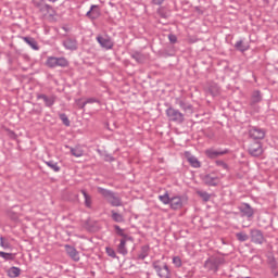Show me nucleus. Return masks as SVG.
Returning <instances> with one entry per match:
<instances>
[{
  "label": "nucleus",
  "mask_w": 278,
  "mask_h": 278,
  "mask_svg": "<svg viewBox=\"0 0 278 278\" xmlns=\"http://www.w3.org/2000/svg\"><path fill=\"white\" fill-rule=\"evenodd\" d=\"M98 192L99 194L104 197V199H106L108 203H110L112 207H121L123 205V200L121 199L118 193L112 190L105 189L103 187H98Z\"/></svg>",
  "instance_id": "1"
},
{
  "label": "nucleus",
  "mask_w": 278,
  "mask_h": 278,
  "mask_svg": "<svg viewBox=\"0 0 278 278\" xmlns=\"http://www.w3.org/2000/svg\"><path fill=\"white\" fill-rule=\"evenodd\" d=\"M33 5L38 10L41 16H55V10L45 0H34Z\"/></svg>",
  "instance_id": "2"
},
{
  "label": "nucleus",
  "mask_w": 278,
  "mask_h": 278,
  "mask_svg": "<svg viewBox=\"0 0 278 278\" xmlns=\"http://www.w3.org/2000/svg\"><path fill=\"white\" fill-rule=\"evenodd\" d=\"M166 116L170 123H176L177 125H181L186 121V117L181 111L169 106L166 111Z\"/></svg>",
  "instance_id": "3"
},
{
  "label": "nucleus",
  "mask_w": 278,
  "mask_h": 278,
  "mask_svg": "<svg viewBox=\"0 0 278 278\" xmlns=\"http://www.w3.org/2000/svg\"><path fill=\"white\" fill-rule=\"evenodd\" d=\"M152 267L154 268L157 277L160 278H173V274L170 273V268H168L167 264H164L163 267L160 265V261H154L152 263Z\"/></svg>",
  "instance_id": "4"
},
{
  "label": "nucleus",
  "mask_w": 278,
  "mask_h": 278,
  "mask_svg": "<svg viewBox=\"0 0 278 278\" xmlns=\"http://www.w3.org/2000/svg\"><path fill=\"white\" fill-rule=\"evenodd\" d=\"M250 240L253 244H264L266 242V237L261 229L251 228L250 229Z\"/></svg>",
  "instance_id": "5"
},
{
  "label": "nucleus",
  "mask_w": 278,
  "mask_h": 278,
  "mask_svg": "<svg viewBox=\"0 0 278 278\" xmlns=\"http://www.w3.org/2000/svg\"><path fill=\"white\" fill-rule=\"evenodd\" d=\"M97 42L100 45L102 49H105L106 51H110L111 49H114V41L112 40V37L108 35H98L96 37Z\"/></svg>",
  "instance_id": "6"
},
{
  "label": "nucleus",
  "mask_w": 278,
  "mask_h": 278,
  "mask_svg": "<svg viewBox=\"0 0 278 278\" xmlns=\"http://www.w3.org/2000/svg\"><path fill=\"white\" fill-rule=\"evenodd\" d=\"M220 264H223L220 257L212 256L205 261L204 268H206V270H212L213 273H218Z\"/></svg>",
  "instance_id": "7"
},
{
  "label": "nucleus",
  "mask_w": 278,
  "mask_h": 278,
  "mask_svg": "<svg viewBox=\"0 0 278 278\" xmlns=\"http://www.w3.org/2000/svg\"><path fill=\"white\" fill-rule=\"evenodd\" d=\"M127 242H134V237H128L127 239H119V244L116 247V251L123 257L127 256L129 250L127 249Z\"/></svg>",
  "instance_id": "8"
},
{
  "label": "nucleus",
  "mask_w": 278,
  "mask_h": 278,
  "mask_svg": "<svg viewBox=\"0 0 278 278\" xmlns=\"http://www.w3.org/2000/svg\"><path fill=\"white\" fill-rule=\"evenodd\" d=\"M37 99L43 100L46 108H53L55 105V101H58V97L55 94L47 96L45 93H37Z\"/></svg>",
  "instance_id": "9"
},
{
  "label": "nucleus",
  "mask_w": 278,
  "mask_h": 278,
  "mask_svg": "<svg viewBox=\"0 0 278 278\" xmlns=\"http://www.w3.org/2000/svg\"><path fill=\"white\" fill-rule=\"evenodd\" d=\"M250 138H253V140H264L266 137V131L264 129L258 127H252L249 130Z\"/></svg>",
  "instance_id": "10"
},
{
  "label": "nucleus",
  "mask_w": 278,
  "mask_h": 278,
  "mask_svg": "<svg viewBox=\"0 0 278 278\" xmlns=\"http://www.w3.org/2000/svg\"><path fill=\"white\" fill-rule=\"evenodd\" d=\"M248 151L250 155H253V157H260V155L264 153V149L262 148V143L260 142L251 143Z\"/></svg>",
  "instance_id": "11"
},
{
  "label": "nucleus",
  "mask_w": 278,
  "mask_h": 278,
  "mask_svg": "<svg viewBox=\"0 0 278 278\" xmlns=\"http://www.w3.org/2000/svg\"><path fill=\"white\" fill-rule=\"evenodd\" d=\"M202 181L205 186H218L220 178L215 174H206L202 176Z\"/></svg>",
  "instance_id": "12"
},
{
  "label": "nucleus",
  "mask_w": 278,
  "mask_h": 278,
  "mask_svg": "<svg viewBox=\"0 0 278 278\" xmlns=\"http://www.w3.org/2000/svg\"><path fill=\"white\" fill-rule=\"evenodd\" d=\"M87 18L90 21H97L101 16V9L97 4H92L90 10L86 13Z\"/></svg>",
  "instance_id": "13"
},
{
  "label": "nucleus",
  "mask_w": 278,
  "mask_h": 278,
  "mask_svg": "<svg viewBox=\"0 0 278 278\" xmlns=\"http://www.w3.org/2000/svg\"><path fill=\"white\" fill-rule=\"evenodd\" d=\"M227 153H229L228 149H225V150L208 149L205 151V155L210 157V160H216V157H220V155H227Z\"/></svg>",
  "instance_id": "14"
},
{
  "label": "nucleus",
  "mask_w": 278,
  "mask_h": 278,
  "mask_svg": "<svg viewBox=\"0 0 278 278\" xmlns=\"http://www.w3.org/2000/svg\"><path fill=\"white\" fill-rule=\"evenodd\" d=\"M62 45L67 51H77L78 49L77 39L75 38H66L63 40Z\"/></svg>",
  "instance_id": "15"
},
{
  "label": "nucleus",
  "mask_w": 278,
  "mask_h": 278,
  "mask_svg": "<svg viewBox=\"0 0 278 278\" xmlns=\"http://www.w3.org/2000/svg\"><path fill=\"white\" fill-rule=\"evenodd\" d=\"M239 212L242 216H247V218H252L254 212L249 203H243L239 206Z\"/></svg>",
  "instance_id": "16"
},
{
  "label": "nucleus",
  "mask_w": 278,
  "mask_h": 278,
  "mask_svg": "<svg viewBox=\"0 0 278 278\" xmlns=\"http://www.w3.org/2000/svg\"><path fill=\"white\" fill-rule=\"evenodd\" d=\"M65 251L71 260H73L74 262H79V252L77 251V249H75V247L66 244Z\"/></svg>",
  "instance_id": "17"
},
{
  "label": "nucleus",
  "mask_w": 278,
  "mask_h": 278,
  "mask_svg": "<svg viewBox=\"0 0 278 278\" xmlns=\"http://www.w3.org/2000/svg\"><path fill=\"white\" fill-rule=\"evenodd\" d=\"M169 205L172 210H181L184 207V201L181 197H173L170 198Z\"/></svg>",
  "instance_id": "18"
},
{
  "label": "nucleus",
  "mask_w": 278,
  "mask_h": 278,
  "mask_svg": "<svg viewBox=\"0 0 278 278\" xmlns=\"http://www.w3.org/2000/svg\"><path fill=\"white\" fill-rule=\"evenodd\" d=\"M262 101V91L254 90L250 98V105H255L256 103H261Z\"/></svg>",
  "instance_id": "19"
},
{
  "label": "nucleus",
  "mask_w": 278,
  "mask_h": 278,
  "mask_svg": "<svg viewBox=\"0 0 278 278\" xmlns=\"http://www.w3.org/2000/svg\"><path fill=\"white\" fill-rule=\"evenodd\" d=\"M22 40L26 42L27 46L34 49V51H38L40 47H38V41L34 39V37H22Z\"/></svg>",
  "instance_id": "20"
},
{
  "label": "nucleus",
  "mask_w": 278,
  "mask_h": 278,
  "mask_svg": "<svg viewBox=\"0 0 278 278\" xmlns=\"http://www.w3.org/2000/svg\"><path fill=\"white\" fill-rule=\"evenodd\" d=\"M235 49L237 51H240L241 53H244V51H249V49H251V46H249V43H245L244 40H238L235 43Z\"/></svg>",
  "instance_id": "21"
},
{
  "label": "nucleus",
  "mask_w": 278,
  "mask_h": 278,
  "mask_svg": "<svg viewBox=\"0 0 278 278\" xmlns=\"http://www.w3.org/2000/svg\"><path fill=\"white\" fill-rule=\"evenodd\" d=\"M80 192L85 199V207L92 210V195L88 194L86 189H81Z\"/></svg>",
  "instance_id": "22"
},
{
  "label": "nucleus",
  "mask_w": 278,
  "mask_h": 278,
  "mask_svg": "<svg viewBox=\"0 0 278 278\" xmlns=\"http://www.w3.org/2000/svg\"><path fill=\"white\" fill-rule=\"evenodd\" d=\"M176 103L184 112H192V104L179 99L176 100Z\"/></svg>",
  "instance_id": "23"
},
{
  "label": "nucleus",
  "mask_w": 278,
  "mask_h": 278,
  "mask_svg": "<svg viewBox=\"0 0 278 278\" xmlns=\"http://www.w3.org/2000/svg\"><path fill=\"white\" fill-rule=\"evenodd\" d=\"M235 238L236 240H238V242H248L250 235L247 233V231L241 230L235 233Z\"/></svg>",
  "instance_id": "24"
},
{
  "label": "nucleus",
  "mask_w": 278,
  "mask_h": 278,
  "mask_svg": "<svg viewBox=\"0 0 278 278\" xmlns=\"http://www.w3.org/2000/svg\"><path fill=\"white\" fill-rule=\"evenodd\" d=\"M150 251L151 248L149 245H142L138 254V260H147V257H149Z\"/></svg>",
  "instance_id": "25"
},
{
  "label": "nucleus",
  "mask_w": 278,
  "mask_h": 278,
  "mask_svg": "<svg viewBox=\"0 0 278 278\" xmlns=\"http://www.w3.org/2000/svg\"><path fill=\"white\" fill-rule=\"evenodd\" d=\"M130 58H132V60H136L138 64H142L144 62V54L139 51L131 52Z\"/></svg>",
  "instance_id": "26"
},
{
  "label": "nucleus",
  "mask_w": 278,
  "mask_h": 278,
  "mask_svg": "<svg viewBox=\"0 0 278 278\" xmlns=\"http://www.w3.org/2000/svg\"><path fill=\"white\" fill-rule=\"evenodd\" d=\"M45 164L48 165L54 173H60V170L62 169L55 161H45Z\"/></svg>",
  "instance_id": "27"
},
{
  "label": "nucleus",
  "mask_w": 278,
  "mask_h": 278,
  "mask_svg": "<svg viewBox=\"0 0 278 278\" xmlns=\"http://www.w3.org/2000/svg\"><path fill=\"white\" fill-rule=\"evenodd\" d=\"M46 65L48 68H56L58 66V58L55 56H49L46 61Z\"/></svg>",
  "instance_id": "28"
},
{
  "label": "nucleus",
  "mask_w": 278,
  "mask_h": 278,
  "mask_svg": "<svg viewBox=\"0 0 278 278\" xmlns=\"http://www.w3.org/2000/svg\"><path fill=\"white\" fill-rule=\"evenodd\" d=\"M8 275L11 278L21 277V268L13 266V267L9 268Z\"/></svg>",
  "instance_id": "29"
},
{
  "label": "nucleus",
  "mask_w": 278,
  "mask_h": 278,
  "mask_svg": "<svg viewBox=\"0 0 278 278\" xmlns=\"http://www.w3.org/2000/svg\"><path fill=\"white\" fill-rule=\"evenodd\" d=\"M114 229L116 231V235L119 236L122 239L131 238V236L125 233V230L121 228V226L114 225Z\"/></svg>",
  "instance_id": "30"
},
{
  "label": "nucleus",
  "mask_w": 278,
  "mask_h": 278,
  "mask_svg": "<svg viewBox=\"0 0 278 278\" xmlns=\"http://www.w3.org/2000/svg\"><path fill=\"white\" fill-rule=\"evenodd\" d=\"M188 162L193 168H201V162L195 156H188Z\"/></svg>",
  "instance_id": "31"
},
{
  "label": "nucleus",
  "mask_w": 278,
  "mask_h": 278,
  "mask_svg": "<svg viewBox=\"0 0 278 278\" xmlns=\"http://www.w3.org/2000/svg\"><path fill=\"white\" fill-rule=\"evenodd\" d=\"M71 154L74 157H83L84 155V151L81 150V148L76 147V148H70Z\"/></svg>",
  "instance_id": "32"
},
{
  "label": "nucleus",
  "mask_w": 278,
  "mask_h": 278,
  "mask_svg": "<svg viewBox=\"0 0 278 278\" xmlns=\"http://www.w3.org/2000/svg\"><path fill=\"white\" fill-rule=\"evenodd\" d=\"M197 194H198V197H201V199H202V201H204V203H207V201H210V199H212V195L210 193H207V191L198 190Z\"/></svg>",
  "instance_id": "33"
},
{
  "label": "nucleus",
  "mask_w": 278,
  "mask_h": 278,
  "mask_svg": "<svg viewBox=\"0 0 278 278\" xmlns=\"http://www.w3.org/2000/svg\"><path fill=\"white\" fill-rule=\"evenodd\" d=\"M111 214H112V219L115 223H125V217H123V215L121 213H116V212L112 211Z\"/></svg>",
  "instance_id": "34"
},
{
  "label": "nucleus",
  "mask_w": 278,
  "mask_h": 278,
  "mask_svg": "<svg viewBox=\"0 0 278 278\" xmlns=\"http://www.w3.org/2000/svg\"><path fill=\"white\" fill-rule=\"evenodd\" d=\"M56 66H60L61 68H66V66H68V60H66V58L64 56L56 58Z\"/></svg>",
  "instance_id": "35"
},
{
  "label": "nucleus",
  "mask_w": 278,
  "mask_h": 278,
  "mask_svg": "<svg viewBox=\"0 0 278 278\" xmlns=\"http://www.w3.org/2000/svg\"><path fill=\"white\" fill-rule=\"evenodd\" d=\"M170 197L168 195V192H165L163 195H159V200L164 205H170Z\"/></svg>",
  "instance_id": "36"
},
{
  "label": "nucleus",
  "mask_w": 278,
  "mask_h": 278,
  "mask_svg": "<svg viewBox=\"0 0 278 278\" xmlns=\"http://www.w3.org/2000/svg\"><path fill=\"white\" fill-rule=\"evenodd\" d=\"M0 257L4 260L5 262H12L14 261V254L13 253H7L3 251H0Z\"/></svg>",
  "instance_id": "37"
},
{
  "label": "nucleus",
  "mask_w": 278,
  "mask_h": 278,
  "mask_svg": "<svg viewBox=\"0 0 278 278\" xmlns=\"http://www.w3.org/2000/svg\"><path fill=\"white\" fill-rule=\"evenodd\" d=\"M59 117L62 121L63 125H65V127H71V121L68 119V116L65 113H61Z\"/></svg>",
  "instance_id": "38"
},
{
  "label": "nucleus",
  "mask_w": 278,
  "mask_h": 278,
  "mask_svg": "<svg viewBox=\"0 0 278 278\" xmlns=\"http://www.w3.org/2000/svg\"><path fill=\"white\" fill-rule=\"evenodd\" d=\"M106 254L109 255V257H112L113 260H116V251L110 247L105 248Z\"/></svg>",
  "instance_id": "39"
},
{
  "label": "nucleus",
  "mask_w": 278,
  "mask_h": 278,
  "mask_svg": "<svg viewBox=\"0 0 278 278\" xmlns=\"http://www.w3.org/2000/svg\"><path fill=\"white\" fill-rule=\"evenodd\" d=\"M173 264H174V266H175L176 268H181V265H182V263H181V257H179V256H174V257H173Z\"/></svg>",
  "instance_id": "40"
},
{
  "label": "nucleus",
  "mask_w": 278,
  "mask_h": 278,
  "mask_svg": "<svg viewBox=\"0 0 278 278\" xmlns=\"http://www.w3.org/2000/svg\"><path fill=\"white\" fill-rule=\"evenodd\" d=\"M0 247H2V249H10V242L5 241V238L0 237Z\"/></svg>",
  "instance_id": "41"
},
{
  "label": "nucleus",
  "mask_w": 278,
  "mask_h": 278,
  "mask_svg": "<svg viewBox=\"0 0 278 278\" xmlns=\"http://www.w3.org/2000/svg\"><path fill=\"white\" fill-rule=\"evenodd\" d=\"M99 100H97V98H88L81 105V108H86V105H88V103H98Z\"/></svg>",
  "instance_id": "42"
},
{
  "label": "nucleus",
  "mask_w": 278,
  "mask_h": 278,
  "mask_svg": "<svg viewBox=\"0 0 278 278\" xmlns=\"http://www.w3.org/2000/svg\"><path fill=\"white\" fill-rule=\"evenodd\" d=\"M215 164L216 166H222L224 170H227V168H229V165H227V163H225L224 161H216Z\"/></svg>",
  "instance_id": "43"
},
{
  "label": "nucleus",
  "mask_w": 278,
  "mask_h": 278,
  "mask_svg": "<svg viewBox=\"0 0 278 278\" xmlns=\"http://www.w3.org/2000/svg\"><path fill=\"white\" fill-rule=\"evenodd\" d=\"M168 40L172 45H175L177 42V36L176 35H173V34H169L168 35Z\"/></svg>",
  "instance_id": "44"
},
{
  "label": "nucleus",
  "mask_w": 278,
  "mask_h": 278,
  "mask_svg": "<svg viewBox=\"0 0 278 278\" xmlns=\"http://www.w3.org/2000/svg\"><path fill=\"white\" fill-rule=\"evenodd\" d=\"M153 5H162L164 3V0H151Z\"/></svg>",
  "instance_id": "45"
},
{
  "label": "nucleus",
  "mask_w": 278,
  "mask_h": 278,
  "mask_svg": "<svg viewBox=\"0 0 278 278\" xmlns=\"http://www.w3.org/2000/svg\"><path fill=\"white\" fill-rule=\"evenodd\" d=\"M105 162H114V156H112V155H106V156H105Z\"/></svg>",
  "instance_id": "46"
},
{
  "label": "nucleus",
  "mask_w": 278,
  "mask_h": 278,
  "mask_svg": "<svg viewBox=\"0 0 278 278\" xmlns=\"http://www.w3.org/2000/svg\"><path fill=\"white\" fill-rule=\"evenodd\" d=\"M273 273H274L275 277H278V270H275V267H273Z\"/></svg>",
  "instance_id": "47"
},
{
  "label": "nucleus",
  "mask_w": 278,
  "mask_h": 278,
  "mask_svg": "<svg viewBox=\"0 0 278 278\" xmlns=\"http://www.w3.org/2000/svg\"><path fill=\"white\" fill-rule=\"evenodd\" d=\"M213 94H217L218 92V87H215V90L214 91H211Z\"/></svg>",
  "instance_id": "48"
},
{
  "label": "nucleus",
  "mask_w": 278,
  "mask_h": 278,
  "mask_svg": "<svg viewBox=\"0 0 278 278\" xmlns=\"http://www.w3.org/2000/svg\"><path fill=\"white\" fill-rule=\"evenodd\" d=\"M48 1H50V3H55V2H58V0H48Z\"/></svg>",
  "instance_id": "49"
}]
</instances>
